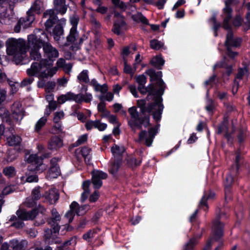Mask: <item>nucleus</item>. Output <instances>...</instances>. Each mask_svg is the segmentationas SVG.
<instances>
[{"label":"nucleus","mask_w":250,"mask_h":250,"mask_svg":"<svg viewBox=\"0 0 250 250\" xmlns=\"http://www.w3.org/2000/svg\"><path fill=\"white\" fill-rule=\"evenodd\" d=\"M163 99L162 97L157 96L154 102L148 103L147 106H146L147 109V113H151L153 112V110L154 109L155 106H157L158 107H159L160 104H163Z\"/></svg>","instance_id":"25"},{"label":"nucleus","mask_w":250,"mask_h":250,"mask_svg":"<svg viewBox=\"0 0 250 250\" xmlns=\"http://www.w3.org/2000/svg\"><path fill=\"white\" fill-rule=\"evenodd\" d=\"M64 113L63 111L56 112L54 113V116L53 119L54 123H62L61 120L63 118Z\"/></svg>","instance_id":"51"},{"label":"nucleus","mask_w":250,"mask_h":250,"mask_svg":"<svg viewBox=\"0 0 250 250\" xmlns=\"http://www.w3.org/2000/svg\"><path fill=\"white\" fill-rule=\"evenodd\" d=\"M128 111L130 114L131 118L134 120H139L141 117L139 116V113L135 106H133L128 108Z\"/></svg>","instance_id":"49"},{"label":"nucleus","mask_w":250,"mask_h":250,"mask_svg":"<svg viewBox=\"0 0 250 250\" xmlns=\"http://www.w3.org/2000/svg\"><path fill=\"white\" fill-rule=\"evenodd\" d=\"M112 4L116 8H119L122 11H125L126 9L125 3L120 0H111Z\"/></svg>","instance_id":"45"},{"label":"nucleus","mask_w":250,"mask_h":250,"mask_svg":"<svg viewBox=\"0 0 250 250\" xmlns=\"http://www.w3.org/2000/svg\"><path fill=\"white\" fill-rule=\"evenodd\" d=\"M132 19L134 21L137 22L140 21L144 24L149 25L148 20L141 12H138L137 15H133Z\"/></svg>","instance_id":"29"},{"label":"nucleus","mask_w":250,"mask_h":250,"mask_svg":"<svg viewBox=\"0 0 250 250\" xmlns=\"http://www.w3.org/2000/svg\"><path fill=\"white\" fill-rule=\"evenodd\" d=\"M4 2L5 0H0V22L1 24L9 25L12 21L13 14L11 10L1 6Z\"/></svg>","instance_id":"7"},{"label":"nucleus","mask_w":250,"mask_h":250,"mask_svg":"<svg viewBox=\"0 0 250 250\" xmlns=\"http://www.w3.org/2000/svg\"><path fill=\"white\" fill-rule=\"evenodd\" d=\"M52 65L51 62H48V77H52L58 70V67L57 66L51 68Z\"/></svg>","instance_id":"57"},{"label":"nucleus","mask_w":250,"mask_h":250,"mask_svg":"<svg viewBox=\"0 0 250 250\" xmlns=\"http://www.w3.org/2000/svg\"><path fill=\"white\" fill-rule=\"evenodd\" d=\"M43 3L42 1L36 0L31 7L30 10L38 14H40L42 10Z\"/></svg>","instance_id":"38"},{"label":"nucleus","mask_w":250,"mask_h":250,"mask_svg":"<svg viewBox=\"0 0 250 250\" xmlns=\"http://www.w3.org/2000/svg\"><path fill=\"white\" fill-rule=\"evenodd\" d=\"M232 9L231 7H225L223 9V12L226 16L223 21L229 22L230 20L232 18Z\"/></svg>","instance_id":"50"},{"label":"nucleus","mask_w":250,"mask_h":250,"mask_svg":"<svg viewBox=\"0 0 250 250\" xmlns=\"http://www.w3.org/2000/svg\"><path fill=\"white\" fill-rule=\"evenodd\" d=\"M165 62V60L162 58L161 54L154 57L150 61V64L158 70L162 69Z\"/></svg>","instance_id":"18"},{"label":"nucleus","mask_w":250,"mask_h":250,"mask_svg":"<svg viewBox=\"0 0 250 250\" xmlns=\"http://www.w3.org/2000/svg\"><path fill=\"white\" fill-rule=\"evenodd\" d=\"M60 159L54 157L50 161V167L48 169V180L49 179L57 178L61 174V170L58 163Z\"/></svg>","instance_id":"9"},{"label":"nucleus","mask_w":250,"mask_h":250,"mask_svg":"<svg viewBox=\"0 0 250 250\" xmlns=\"http://www.w3.org/2000/svg\"><path fill=\"white\" fill-rule=\"evenodd\" d=\"M215 196V193L214 191L211 190H208V191H205L204 192V195L202 196L200 201V206L204 207L205 211H207L208 208V207L207 204V201L208 199H212Z\"/></svg>","instance_id":"16"},{"label":"nucleus","mask_w":250,"mask_h":250,"mask_svg":"<svg viewBox=\"0 0 250 250\" xmlns=\"http://www.w3.org/2000/svg\"><path fill=\"white\" fill-rule=\"evenodd\" d=\"M124 72L127 74L132 75L133 74V72L132 69V67L130 65H129L127 62V60L126 58H124Z\"/></svg>","instance_id":"58"},{"label":"nucleus","mask_w":250,"mask_h":250,"mask_svg":"<svg viewBox=\"0 0 250 250\" xmlns=\"http://www.w3.org/2000/svg\"><path fill=\"white\" fill-rule=\"evenodd\" d=\"M143 121L142 120H134L133 121H129L128 125L132 128L133 127H136L139 129H141L142 128L143 125Z\"/></svg>","instance_id":"54"},{"label":"nucleus","mask_w":250,"mask_h":250,"mask_svg":"<svg viewBox=\"0 0 250 250\" xmlns=\"http://www.w3.org/2000/svg\"><path fill=\"white\" fill-rule=\"evenodd\" d=\"M90 208V207L88 204H85L79 206V207L76 210V214L78 216H82L86 213V212L89 210Z\"/></svg>","instance_id":"39"},{"label":"nucleus","mask_w":250,"mask_h":250,"mask_svg":"<svg viewBox=\"0 0 250 250\" xmlns=\"http://www.w3.org/2000/svg\"><path fill=\"white\" fill-rule=\"evenodd\" d=\"M160 125H156L154 127H150L148 129V136L154 138L158 132V128Z\"/></svg>","instance_id":"64"},{"label":"nucleus","mask_w":250,"mask_h":250,"mask_svg":"<svg viewBox=\"0 0 250 250\" xmlns=\"http://www.w3.org/2000/svg\"><path fill=\"white\" fill-rule=\"evenodd\" d=\"M59 51L48 42V62H53L59 56Z\"/></svg>","instance_id":"23"},{"label":"nucleus","mask_w":250,"mask_h":250,"mask_svg":"<svg viewBox=\"0 0 250 250\" xmlns=\"http://www.w3.org/2000/svg\"><path fill=\"white\" fill-rule=\"evenodd\" d=\"M91 151V148L86 146H83L81 148L80 153L83 157L86 163H89L91 159V157L90 155Z\"/></svg>","instance_id":"28"},{"label":"nucleus","mask_w":250,"mask_h":250,"mask_svg":"<svg viewBox=\"0 0 250 250\" xmlns=\"http://www.w3.org/2000/svg\"><path fill=\"white\" fill-rule=\"evenodd\" d=\"M26 161L29 163L36 165V169L39 170V167L42 164L43 158L41 156L39 157L37 154H31L26 158Z\"/></svg>","instance_id":"21"},{"label":"nucleus","mask_w":250,"mask_h":250,"mask_svg":"<svg viewBox=\"0 0 250 250\" xmlns=\"http://www.w3.org/2000/svg\"><path fill=\"white\" fill-rule=\"evenodd\" d=\"M77 79L80 83H85L89 82L88 77V71L87 70H83L77 76Z\"/></svg>","instance_id":"33"},{"label":"nucleus","mask_w":250,"mask_h":250,"mask_svg":"<svg viewBox=\"0 0 250 250\" xmlns=\"http://www.w3.org/2000/svg\"><path fill=\"white\" fill-rule=\"evenodd\" d=\"M229 131V121L227 117H224V120L218 125L216 129L215 133L218 135L221 134L224 131Z\"/></svg>","instance_id":"24"},{"label":"nucleus","mask_w":250,"mask_h":250,"mask_svg":"<svg viewBox=\"0 0 250 250\" xmlns=\"http://www.w3.org/2000/svg\"><path fill=\"white\" fill-rule=\"evenodd\" d=\"M47 61L45 59L41 61L39 64L33 63L31 68L27 70L29 75H36L38 78V86L39 87H44L46 89L47 81Z\"/></svg>","instance_id":"4"},{"label":"nucleus","mask_w":250,"mask_h":250,"mask_svg":"<svg viewBox=\"0 0 250 250\" xmlns=\"http://www.w3.org/2000/svg\"><path fill=\"white\" fill-rule=\"evenodd\" d=\"M79 36V32L76 29L71 28L68 35L66 37V42L64 46H68L70 44L74 43Z\"/></svg>","instance_id":"22"},{"label":"nucleus","mask_w":250,"mask_h":250,"mask_svg":"<svg viewBox=\"0 0 250 250\" xmlns=\"http://www.w3.org/2000/svg\"><path fill=\"white\" fill-rule=\"evenodd\" d=\"M54 125L52 127V128L50 131V132L53 134H59L60 133L62 132V123H54Z\"/></svg>","instance_id":"47"},{"label":"nucleus","mask_w":250,"mask_h":250,"mask_svg":"<svg viewBox=\"0 0 250 250\" xmlns=\"http://www.w3.org/2000/svg\"><path fill=\"white\" fill-rule=\"evenodd\" d=\"M136 82L138 83V86H145L147 82L146 77L144 75H140L136 77Z\"/></svg>","instance_id":"55"},{"label":"nucleus","mask_w":250,"mask_h":250,"mask_svg":"<svg viewBox=\"0 0 250 250\" xmlns=\"http://www.w3.org/2000/svg\"><path fill=\"white\" fill-rule=\"evenodd\" d=\"M27 49L29 48L30 57L33 60H38L41 58L39 50L44 46V41L41 38H37L35 35L31 34L27 38Z\"/></svg>","instance_id":"5"},{"label":"nucleus","mask_w":250,"mask_h":250,"mask_svg":"<svg viewBox=\"0 0 250 250\" xmlns=\"http://www.w3.org/2000/svg\"><path fill=\"white\" fill-rule=\"evenodd\" d=\"M164 108V106L163 104L160 105L157 110H155L151 113L153 118L157 122H160L161 121Z\"/></svg>","instance_id":"31"},{"label":"nucleus","mask_w":250,"mask_h":250,"mask_svg":"<svg viewBox=\"0 0 250 250\" xmlns=\"http://www.w3.org/2000/svg\"><path fill=\"white\" fill-rule=\"evenodd\" d=\"M92 183L94 188L96 189H100L103 185V179H106L107 178L106 173L103 171L97 170L91 172Z\"/></svg>","instance_id":"8"},{"label":"nucleus","mask_w":250,"mask_h":250,"mask_svg":"<svg viewBox=\"0 0 250 250\" xmlns=\"http://www.w3.org/2000/svg\"><path fill=\"white\" fill-rule=\"evenodd\" d=\"M63 146L62 140L58 136H53L48 142V149L57 151Z\"/></svg>","instance_id":"13"},{"label":"nucleus","mask_w":250,"mask_h":250,"mask_svg":"<svg viewBox=\"0 0 250 250\" xmlns=\"http://www.w3.org/2000/svg\"><path fill=\"white\" fill-rule=\"evenodd\" d=\"M14 118L17 121H21L23 117V112L19 103H15L12 106Z\"/></svg>","instance_id":"20"},{"label":"nucleus","mask_w":250,"mask_h":250,"mask_svg":"<svg viewBox=\"0 0 250 250\" xmlns=\"http://www.w3.org/2000/svg\"><path fill=\"white\" fill-rule=\"evenodd\" d=\"M69 21L72 25L71 28L77 29V26L80 21L79 16L77 14H74L72 16L70 17Z\"/></svg>","instance_id":"46"},{"label":"nucleus","mask_w":250,"mask_h":250,"mask_svg":"<svg viewBox=\"0 0 250 250\" xmlns=\"http://www.w3.org/2000/svg\"><path fill=\"white\" fill-rule=\"evenodd\" d=\"M157 85L158 86L159 88L157 89L156 93L159 94V96L162 97V96L165 93V90L166 88V84L162 79V78L158 79L157 81Z\"/></svg>","instance_id":"30"},{"label":"nucleus","mask_w":250,"mask_h":250,"mask_svg":"<svg viewBox=\"0 0 250 250\" xmlns=\"http://www.w3.org/2000/svg\"><path fill=\"white\" fill-rule=\"evenodd\" d=\"M216 79V75L215 74H213L211 76H210L209 79L206 80L204 83V86L206 87H207L208 86L210 85V88H211L215 82Z\"/></svg>","instance_id":"52"},{"label":"nucleus","mask_w":250,"mask_h":250,"mask_svg":"<svg viewBox=\"0 0 250 250\" xmlns=\"http://www.w3.org/2000/svg\"><path fill=\"white\" fill-rule=\"evenodd\" d=\"M59 14H60L59 11L55 9L48 10V16H49L48 19V33H49V29H51L54 24L59 23V20L57 16Z\"/></svg>","instance_id":"14"},{"label":"nucleus","mask_w":250,"mask_h":250,"mask_svg":"<svg viewBox=\"0 0 250 250\" xmlns=\"http://www.w3.org/2000/svg\"><path fill=\"white\" fill-rule=\"evenodd\" d=\"M234 155L232 164L229 169V173L227 174L225 178L224 186H231L234 181L235 177L238 176L241 172H243L244 174H250L249 164L245 160L240 148L235 151Z\"/></svg>","instance_id":"1"},{"label":"nucleus","mask_w":250,"mask_h":250,"mask_svg":"<svg viewBox=\"0 0 250 250\" xmlns=\"http://www.w3.org/2000/svg\"><path fill=\"white\" fill-rule=\"evenodd\" d=\"M21 142V138L19 136L12 135L7 138V143L9 146H16Z\"/></svg>","instance_id":"36"},{"label":"nucleus","mask_w":250,"mask_h":250,"mask_svg":"<svg viewBox=\"0 0 250 250\" xmlns=\"http://www.w3.org/2000/svg\"><path fill=\"white\" fill-rule=\"evenodd\" d=\"M229 215L226 212L222 211L218 208V212L216 213L215 218L212 220L210 236L214 241L220 242L222 240L224 235L225 224L222 222L221 220L227 219Z\"/></svg>","instance_id":"3"},{"label":"nucleus","mask_w":250,"mask_h":250,"mask_svg":"<svg viewBox=\"0 0 250 250\" xmlns=\"http://www.w3.org/2000/svg\"><path fill=\"white\" fill-rule=\"evenodd\" d=\"M60 198L58 190L55 188H51L48 191V203L53 205L56 204Z\"/></svg>","instance_id":"17"},{"label":"nucleus","mask_w":250,"mask_h":250,"mask_svg":"<svg viewBox=\"0 0 250 250\" xmlns=\"http://www.w3.org/2000/svg\"><path fill=\"white\" fill-rule=\"evenodd\" d=\"M21 180L22 181V183H24L25 182H37L38 181V178L37 176L35 174H26V177L24 176L21 177Z\"/></svg>","instance_id":"40"},{"label":"nucleus","mask_w":250,"mask_h":250,"mask_svg":"<svg viewBox=\"0 0 250 250\" xmlns=\"http://www.w3.org/2000/svg\"><path fill=\"white\" fill-rule=\"evenodd\" d=\"M127 24L123 19H118L114 21L111 31L115 35L119 36L124 33L126 29Z\"/></svg>","instance_id":"12"},{"label":"nucleus","mask_w":250,"mask_h":250,"mask_svg":"<svg viewBox=\"0 0 250 250\" xmlns=\"http://www.w3.org/2000/svg\"><path fill=\"white\" fill-rule=\"evenodd\" d=\"M146 134L147 132L146 130H142L139 134V140L140 141H142L145 139V145L149 147L151 146L154 138L149 136L146 137Z\"/></svg>","instance_id":"26"},{"label":"nucleus","mask_w":250,"mask_h":250,"mask_svg":"<svg viewBox=\"0 0 250 250\" xmlns=\"http://www.w3.org/2000/svg\"><path fill=\"white\" fill-rule=\"evenodd\" d=\"M122 163L123 157L121 156H114V159L111 160L108 171L112 175L113 177L115 178L117 176Z\"/></svg>","instance_id":"10"},{"label":"nucleus","mask_w":250,"mask_h":250,"mask_svg":"<svg viewBox=\"0 0 250 250\" xmlns=\"http://www.w3.org/2000/svg\"><path fill=\"white\" fill-rule=\"evenodd\" d=\"M196 244V240L195 238H192L185 245L184 250H193Z\"/></svg>","instance_id":"53"},{"label":"nucleus","mask_w":250,"mask_h":250,"mask_svg":"<svg viewBox=\"0 0 250 250\" xmlns=\"http://www.w3.org/2000/svg\"><path fill=\"white\" fill-rule=\"evenodd\" d=\"M145 73L149 76V81L151 83L156 81L158 79L156 72L153 68L147 69Z\"/></svg>","instance_id":"41"},{"label":"nucleus","mask_w":250,"mask_h":250,"mask_svg":"<svg viewBox=\"0 0 250 250\" xmlns=\"http://www.w3.org/2000/svg\"><path fill=\"white\" fill-rule=\"evenodd\" d=\"M6 52L8 55L12 56L16 63L21 60V55L27 50L24 40L19 38H9L6 42Z\"/></svg>","instance_id":"2"},{"label":"nucleus","mask_w":250,"mask_h":250,"mask_svg":"<svg viewBox=\"0 0 250 250\" xmlns=\"http://www.w3.org/2000/svg\"><path fill=\"white\" fill-rule=\"evenodd\" d=\"M3 173L8 177H12L16 175V172L14 167L10 166L4 168Z\"/></svg>","instance_id":"44"},{"label":"nucleus","mask_w":250,"mask_h":250,"mask_svg":"<svg viewBox=\"0 0 250 250\" xmlns=\"http://www.w3.org/2000/svg\"><path fill=\"white\" fill-rule=\"evenodd\" d=\"M225 202L231 199V186H225Z\"/></svg>","instance_id":"63"},{"label":"nucleus","mask_w":250,"mask_h":250,"mask_svg":"<svg viewBox=\"0 0 250 250\" xmlns=\"http://www.w3.org/2000/svg\"><path fill=\"white\" fill-rule=\"evenodd\" d=\"M51 217H48V225L50 226V228H48V239H49L50 236H49V231L50 234L52 233H58L60 229V226L59 225V222L61 220V216L58 212L56 208H53L51 210Z\"/></svg>","instance_id":"6"},{"label":"nucleus","mask_w":250,"mask_h":250,"mask_svg":"<svg viewBox=\"0 0 250 250\" xmlns=\"http://www.w3.org/2000/svg\"><path fill=\"white\" fill-rule=\"evenodd\" d=\"M139 120H142L143 125L145 128L151 126V124L150 123V116L149 115H145L143 117H141Z\"/></svg>","instance_id":"56"},{"label":"nucleus","mask_w":250,"mask_h":250,"mask_svg":"<svg viewBox=\"0 0 250 250\" xmlns=\"http://www.w3.org/2000/svg\"><path fill=\"white\" fill-rule=\"evenodd\" d=\"M40 187H36L34 188L32 192V197L33 200H37L41 197Z\"/></svg>","instance_id":"61"},{"label":"nucleus","mask_w":250,"mask_h":250,"mask_svg":"<svg viewBox=\"0 0 250 250\" xmlns=\"http://www.w3.org/2000/svg\"><path fill=\"white\" fill-rule=\"evenodd\" d=\"M67 101H74L76 103L81 104V101L79 99V94H75L72 92H68L64 94Z\"/></svg>","instance_id":"35"},{"label":"nucleus","mask_w":250,"mask_h":250,"mask_svg":"<svg viewBox=\"0 0 250 250\" xmlns=\"http://www.w3.org/2000/svg\"><path fill=\"white\" fill-rule=\"evenodd\" d=\"M247 136L246 131L242 128H239L237 130V138L238 139V142L240 145L243 143Z\"/></svg>","instance_id":"37"},{"label":"nucleus","mask_w":250,"mask_h":250,"mask_svg":"<svg viewBox=\"0 0 250 250\" xmlns=\"http://www.w3.org/2000/svg\"><path fill=\"white\" fill-rule=\"evenodd\" d=\"M103 216V211L98 210L97 211L91 218V221L96 224L100 218Z\"/></svg>","instance_id":"60"},{"label":"nucleus","mask_w":250,"mask_h":250,"mask_svg":"<svg viewBox=\"0 0 250 250\" xmlns=\"http://www.w3.org/2000/svg\"><path fill=\"white\" fill-rule=\"evenodd\" d=\"M126 165L128 167L134 169L140 166L142 163V159H137L135 157L132 155L127 156L125 159Z\"/></svg>","instance_id":"19"},{"label":"nucleus","mask_w":250,"mask_h":250,"mask_svg":"<svg viewBox=\"0 0 250 250\" xmlns=\"http://www.w3.org/2000/svg\"><path fill=\"white\" fill-rule=\"evenodd\" d=\"M149 45L151 49L155 50H159L164 46V44L161 41L154 39L150 41Z\"/></svg>","instance_id":"34"},{"label":"nucleus","mask_w":250,"mask_h":250,"mask_svg":"<svg viewBox=\"0 0 250 250\" xmlns=\"http://www.w3.org/2000/svg\"><path fill=\"white\" fill-rule=\"evenodd\" d=\"M48 34L53 37L55 42H59L61 36L64 35V29L62 24L60 22L57 23L52 28V31L50 30V29H49Z\"/></svg>","instance_id":"11"},{"label":"nucleus","mask_w":250,"mask_h":250,"mask_svg":"<svg viewBox=\"0 0 250 250\" xmlns=\"http://www.w3.org/2000/svg\"><path fill=\"white\" fill-rule=\"evenodd\" d=\"M232 132H229V131H226L224 135V137L227 139V143L229 145H232L233 144L234 138L232 136Z\"/></svg>","instance_id":"59"},{"label":"nucleus","mask_w":250,"mask_h":250,"mask_svg":"<svg viewBox=\"0 0 250 250\" xmlns=\"http://www.w3.org/2000/svg\"><path fill=\"white\" fill-rule=\"evenodd\" d=\"M79 95V99L81 101V104L83 102L89 103L92 100V95L91 93L86 92L84 95L81 93Z\"/></svg>","instance_id":"43"},{"label":"nucleus","mask_w":250,"mask_h":250,"mask_svg":"<svg viewBox=\"0 0 250 250\" xmlns=\"http://www.w3.org/2000/svg\"><path fill=\"white\" fill-rule=\"evenodd\" d=\"M10 244L11 247L14 249H22L27 245V243L25 241L19 243L17 240H15L11 241Z\"/></svg>","instance_id":"48"},{"label":"nucleus","mask_w":250,"mask_h":250,"mask_svg":"<svg viewBox=\"0 0 250 250\" xmlns=\"http://www.w3.org/2000/svg\"><path fill=\"white\" fill-rule=\"evenodd\" d=\"M125 151V149L124 146H120L116 144H114L111 148V152L114 155L116 154L117 155V156L122 157Z\"/></svg>","instance_id":"32"},{"label":"nucleus","mask_w":250,"mask_h":250,"mask_svg":"<svg viewBox=\"0 0 250 250\" xmlns=\"http://www.w3.org/2000/svg\"><path fill=\"white\" fill-rule=\"evenodd\" d=\"M241 42L242 40L241 38H234L232 41H229L228 43H226L225 46L226 48H231V47H237L240 46Z\"/></svg>","instance_id":"42"},{"label":"nucleus","mask_w":250,"mask_h":250,"mask_svg":"<svg viewBox=\"0 0 250 250\" xmlns=\"http://www.w3.org/2000/svg\"><path fill=\"white\" fill-rule=\"evenodd\" d=\"M16 213L18 217L22 220H32L35 218L37 214L36 209L28 211L24 210H19Z\"/></svg>","instance_id":"15"},{"label":"nucleus","mask_w":250,"mask_h":250,"mask_svg":"<svg viewBox=\"0 0 250 250\" xmlns=\"http://www.w3.org/2000/svg\"><path fill=\"white\" fill-rule=\"evenodd\" d=\"M114 98V95L111 92H108L106 93L105 96L101 95L99 96V99L100 101H104V100H106L108 102L111 101Z\"/></svg>","instance_id":"62"},{"label":"nucleus","mask_w":250,"mask_h":250,"mask_svg":"<svg viewBox=\"0 0 250 250\" xmlns=\"http://www.w3.org/2000/svg\"><path fill=\"white\" fill-rule=\"evenodd\" d=\"M249 74V67L247 65L243 67H240L238 69V72L236 74L234 80H241L245 75L248 76Z\"/></svg>","instance_id":"27"}]
</instances>
